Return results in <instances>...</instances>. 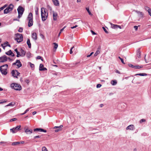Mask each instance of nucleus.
<instances>
[{
    "mask_svg": "<svg viewBox=\"0 0 151 151\" xmlns=\"http://www.w3.org/2000/svg\"><path fill=\"white\" fill-rule=\"evenodd\" d=\"M41 15L42 21H44L47 19L48 17V13L46 9L44 8L41 9Z\"/></svg>",
    "mask_w": 151,
    "mask_h": 151,
    "instance_id": "1",
    "label": "nucleus"
},
{
    "mask_svg": "<svg viewBox=\"0 0 151 151\" xmlns=\"http://www.w3.org/2000/svg\"><path fill=\"white\" fill-rule=\"evenodd\" d=\"M27 20L28 21V26L30 27L33 25V14L30 13L27 17Z\"/></svg>",
    "mask_w": 151,
    "mask_h": 151,
    "instance_id": "2",
    "label": "nucleus"
},
{
    "mask_svg": "<svg viewBox=\"0 0 151 151\" xmlns=\"http://www.w3.org/2000/svg\"><path fill=\"white\" fill-rule=\"evenodd\" d=\"M8 66V65L6 64L0 67V71L3 74L6 75L7 74V70Z\"/></svg>",
    "mask_w": 151,
    "mask_h": 151,
    "instance_id": "3",
    "label": "nucleus"
},
{
    "mask_svg": "<svg viewBox=\"0 0 151 151\" xmlns=\"http://www.w3.org/2000/svg\"><path fill=\"white\" fill-rule=\"evenodd\" d=\"M10 86L12 89L17 91H20L22 89L21 86L17 83H13L11 84Z\"/></svg>",
    "mask_w": 151,
    "mask_h": 151,
    "instance_id": "4",
    "label": "nucleus"
},
{
    "mask_svg": "<svg viewBox=\"0 0 151 151\" xmlns=\"http://www.w3.org/2000/svg\"><path fill=\"white\" fill-rule=\"evenodd\" d=\"M18 13V17L19 18L22 16L24 10V9L22 7L19 6L17 9Z\"/></svg>",
    "mask_w": 151,
    "mask_h": 151,
    "instance_id": "5",
    "label": "nucleus"
},
{
    "mask_svg": "<svg viewBox=\"0 0 151 151\" xmlns=\"http://www.w3.org/2000/svg\"><path fill=\"white\" fill-rule=\"evenodd\" d=\"M14 7V5L10 4L7 8L5 9L4 10V14H7L10 12L11 11Z\"/></svg>",
    "mask_w": 151,
    "mask_h": 151,
    "instance_id": "6",
    "label": "nucleus"
},
{
    "mask_svg": "<svg viewBox=\"0 0 151 151\" xmlns=\"http://www.w3.org/2000/svg\"><path fill=\"white\" fill-rule=\"evenodd\" d=\"M21 126L20 125L17 126L16 127L11 129L10 130L11 132H12L13 133H17L19 131L21 130Z\"/></svg>",
    "mask_w": 151,
    "mask_h": 151,
    "instance_id": "7",
    "label": "nucleus"
},
{
    "mask_svg": "<svg viewBox=\"0 0 151 151\" xmlns=\"http://www.w3.org/2000/svg\"><path fill=\"white\" fill-rule=\"evenodd\" d=\"M15 40H17L18 42H20L22 41L23 37L22 34H17Z\"/></svg>",
    "mask_w": 151,
    "mask_h": 151,
    "instance_id": "8",
    "label": "nucleus"
},
{
    "mask_svg": "<svg viewBox=\"0 0 151 151\" xmlns=\"http://www.w3.org/2000/svg\"><path fill=\"white\" fill-rule=\"evenodd\" d=\"M12 75L14 77L18 78V76L20 74V73L16 70H13L11 72Z\"/></svg>",
    "mask_w": 151,
    "mask_h": 151,
    "instance_id": "9",
    "label": "nucleus"
},
{
    "mask_svg": "<svg viewBox=\"0 0 151 151\" xmlns=\"http://www.w3.org/2000/svg\"><path fill=\"white\" fill-rule=\"evenodd\" d=\"M7 58L6 55L0 57V63H4L7 60Z\"/></svg>",
    "mask_w": 151,
    "mask_h": 151,
    "instance_id": "10",
    "label": "nucleus"
},
{
    "mask_svg": "<svg viewBox=\"0 0 151 151\" xmlns=\"http://www.w3.org/2000/svg\"><path fill=\"white\" fill-rule=\"evenodd\" d=\"M12 65H17L18 68H20L22 66V64L19 60H17L16 62L13 63Z\"/></svg>",
    "mask_w": 151,
    "mask_h": 151,
    "instance_id": "11",
    "label": "nucleus"
},
{
    "mask_svg": "<svg viewBox=\"0 0 151 151\" xmlns=\"http://www.w3.org/2000/svg\"><path fill=\"white\" fill-rule=\"evenodd\" d=\"M24 132L25 133L27 134H30L32 132V129H29L28 128H24Z\"/></svg>",
    "mask_w": 151,
    "mask_h": 151,
    "instance_id": "12",
    "label": "nucleus"
},
{
    "mask_svg": "<svg viewBox=\"0 0 151 151\" xmlns=\"http://www.w3.org/2000/svg\"><path fill=\"white\" fill-rule=\"evenodd\" d=\"M52 16L53 20L54 21H56L57 19L58 15L57 13L54 11L52 12Z\"/></svg>",
    "mask_w": 151,
    "mask_h": 151,
    "instance_id": "13",
    "label": "nucleus"
},
{
    "mask_svg": "<svg viewBox=\"0 0 151 151\" xmlns=\"http://www.w3.org/2000/svg\"><path fill=\"white\" fill-rule=\"evenodd\" d=\"M126 129L127 130H134L135 129V128L133 125L131 124L127 127Z\"/></svg>",
    "mask_w": 151,
    "mask_h": 151,
    "instance_id": "14",
    "label": "nucleus"
},
{
    "mask_svg": "<svg viewBox=\"0 0 151 151\" xmlns=\"http://www.w3.org/2000/svg\"><path fill=\"white\" fill-rule=\"evenodd\" d=\"M32 37L34 40H36L37 39V35L36 33L33 32L32 33Z\"/></svg>",
    "mask_w": 151,
    "mask_h": 151,
    "instance_id": "15",
    "label": "nucleus"
},
{
    "mask_svg": "<svg viewBox=\"0 0 151 151\" xmlns=\"http://www.w3.org/2000/svg\"><path fill=\"white\" fill-rule=\"evenodd\" d=\"M47 69L46 68L44 67V66L42 64H40V65L39 70L40 71H44L47 70Z\"/></svg>",
    "mask_w": 151,
    "mask_h": 151,
    "instance_id": "16",
    "label": "nucleus"
},
{
    "mask_svg": "<svg viewBox=\"0 0 151 151\" xmlns=\"http://www.w3.org/2000/svg\"><path fill=\"white\" fill-rule=\"evenodd\" d=\"M6 54L8 55H11L12 56H14V54L10 50L6 52Z\"/></svg>",
    "mask_w": 151,
    "mask_h": 151,
    "instance_id": "17",
    "label": "nucleus"
},
{
    "mask_svg": "<svg viewBox=\"0 0 151 151\" xmlns=\"http://www.w3.org/2000/svg\"><path fill=\"white\" fill-rule=\"evenodd\" d=\"M54 5L56 6H58L59 4V1L58 0H52Z\"/></svg>",
    "mask_w": 151,
    "mask_h": 151,
    "instance_id": "18",
    "label": "nucleus"
},
{
    "mask_svg": "<svg viewBox=\"0 0 151 151\" xmlns=\"http://www.w3.org/2000/svg\"><path fill=\"white\" fill-rule=\"evenodd\" d=\"M117 83V81L115 80H112L111 82V84L113 86L116 85Z\"/></svg>",
    "mask_w": 151,
    "mask_h": 151,
    "instance_id": "19",
    "label": "nucleus"
},
{
    "mask_svg": "<svg viewBox=\"0 0 151 151\" xmlns=\"http://www.w3.org/2000/svg\"><path fill=\"white\" fill-rule=\"evenodd\" d=\"M20 144V142H13L12 143V145L13 146H16Z\"/></svg>",
    "mask_w": 151,
    "mask_h": 151,
    "instance_id": "20",
    "label": "nucleus"
},
{
    "mask_svg": "<svg viewBox=\"0 0 151 151\" xmlns=\"http://www.w3.org/2000/svg\"><path fill=\"white\" fill-rule=\"evenodd\" d=\"M140 52L139 50H138L137 51V57L139 58L140 57Z\"/></svg>",
    "mask_w": 151,
    "mask_h": 151,
    "instance_id": "21",
    "label": "nucleus"
},
{
    "mask_svg": "<svg viewBox=\"0 0 151 151\" xmlns=\"http://www.w3.org/2000/svg\"><path fill=\"white\" fill-rule=\"evenodd\" d=\"M27 44L28 45V47L29 48H30L31 47V44L30 42V40L29 39H27Z\"/></svg>",
    "mask_w": 151,
    "mask_h": 151,
    "instance_id": "22",
    "label": "nucleus"
},
{
    "mask_svg": "<svg viewBox=\"0 0 151 151\" xmlns=\"http://www.w3.org/2000/svg\"><path fill=\"white\" fill-rule=\"evenodd\" d=\"M145 76L147 75V74L145 73H140L139 74H137L135 75V76Z\"/></svg>",
    "mask_w": 151,
    "mask_h": 151,
    "instance_id": "23",
    "label": "nucleus"
},
{
    "mask_svg": "<svg viewBox=\"0 0 151 151\" xmlns=\"http://www.w3.org/2000/svg\"><path fill=\"white\" fill-rule=\"evenodd\" d=\"M111 27L113 29H117V27H118V25L114 24L111 23Z\"/></svg>",
    "mask_w": 151,
    "mask_h": 151,
    "instance_id": "24",
    "label": "nucleus"
},
{
    "mask_svg": "<svg viewBox=\"0 0 151 151\" xmlns=\"http://www.w3.org/2000/svg\"><path fill=\"white\" fill-rule=\"evenodd\" d=\"M14 104H15L14 103L12 102H11L10 103H9L8 105L5 106V107H6L10 106H14Z\"/></svg>",
    "mask_w": 151,
    "mask_h": 151,
    "instance_id": "25",
    "label": "nucleus"
},
{
    "mask_svg": "<svg viewBox=\"0 0 151 151\" xmlns=\"http://www.w3.org/2000/svg\"><path fill=\"white\" fill-rule=\"evenodd\" d=\"M100 52V49L98 48V50L96 51V52L94 54V56H96Z\"/></svg>",
    "mask_w": 151,
    "mask_h": 151,
    "instance_id": "26",
    "label": "nucleus"
},
{
    "mask_svg": "<svg viewBox=\"0 0 151 151\" xmlns=\"http://www.w3.org/2000/svg\"><path fill=\"white\" fill-rule=\"evenodd\" d=\"M136 12L139 15H140V17H142L143 16V14L142 12L137 11H136Z\"/></svg>",
    "mask_w": 151,
    "mask_h": 151,
    "instance_id": "27",
    "label": "nucleus"
},
{
    "mask_svg": "<svg viewBox=\"0 0 151 151\" xmlns=\"http://www.w3.org/2000/svg\"><path fill=\"white\" fill-rule=\"evenodd\" d=\"M28 65H29L32 68V69L34 68V65L32 63L30 62H29L28 63Z\"/></svg>",
    "mask_w": 151,
    "mask_h": 151,
    "instance_id": "28",
    "label": "nucleus"
},
{
    "mask_svg": "<svg viewBox=\"0 0 151 151\" xmlns=\"http://www.w3.org/2000/svg\"><path fill=\"white\" fill-rule=\"evenodd\" d=\"M143 68V66L142 65H135L134 68L136 69H139Z\"/></svg>",
    "mask_w": 151,
    "mask_h": 151,
    "instance_id": "29",
    "label": "nucleus"
},
{
    "mask_svg": "<svg viewBox=\"0 0 151 151\" xmlns=\"http://www.w3.org/2000/svg\"><path fill=\"white\" fill-rule=\"evenodd\" d=\"M21 52L22 54L21 55V56H24L25 55L26 52L25 51L22 50H21Z\"/></svg>",
    "mask_w": 151,
    "mask_h": 151,
    "instance_id": "30",
    "label": "nucleus"
},
{
    "mask_svg": "<svg viewBox=\"0 0 151 151\" xmlns=\"http://www.w3.org/2000/svg\"><path fill=\"white\" fill-rule=\"evenodd\" d=\"M86 9L88 13L90 15L92 16L93 15L92 14L91 12L89 11V9L88 8H86Z\"/></svg>",
    "mask_w": 151,
    "mask_h": 151,
    "instance_id": "31",
    "label": "nucleus"
},
{
    "mask_svg": "<svg viewBox=\"0 0 151 151\" xmlns=\"http://www.w3.org/2000/svg\"><path fill=\"white\" fill-rule=\"evenodd\" d=\"M35 12L36 14L37 15H38V14H39V13H38L39 9L38 8V7H37L35 8Z\"/></svg>",
    "mask_w": 151,
    "mask_h": 151,
    "instance_id": "32",
    "label": "nucleus"
},
{
    "mask_svg": "<svg viewBox=\"0 0 151 151\" xmlns=\"http://www.w3.org/2000/svg\"><path fill=\"white\" fill-rule=\"evenodd\" d=\"M42 129L40 128H37L34 129V131H38L39 132H41Z\"/></svg>",
    "mask_w": 151,
    "mask_h": 151,
    "instance_id": "33",
    "label": "nucleus"
},
{
    "mask_svg": "<svg viewBox=\"0 0 151 151\" xmlns=\"http://www.w3.org/2000/svg\"><path fill=\"white\" fill-rule=\"evenodd\" d=\"M7 100H0V104H3L7 101Z\"/></svg>",
    "mask_w": 151,
    "mask_h": 151,
    "instance_id": "34",
    "label": "nucleus"
},
{
    "mask_svg": "<svg viewBox=\"0 0 151 151\" xmlns=\"http://www.w3.org/2000/svg\"><path fill=\"white\" fill-rule=\"evenodd\" d=\"M63 127V125H60L59 126H55L54 127L53 129H60V128L62 127Z\"/></svg>",
    "mask_w": 151,
    "mask_h": 151,
    "instance_id": "35",
    "label": "nucleus"
},
{
    "mask_svg": "<svg viewBox=\"0 0 151 151\" xmlns=\"http://www.w3.org/2000/svg\"><path fill=\"white\" fill-rule=\"evenodd\" d=\"M42 151H48L46 147H43L42 148Z\"/></svg>",
    "mask_w": 151,
    "mask_h": 151,
    "instance_id": "36",
    "label": "nucleus"
},
{
    "mask_svg": "<svg viewBox=\"0 0 151 151\" xmlns=\"http://www.w3.org/2000/svg\"><path fill=\"white\" fill-rule=\"evenodd\" d=\"M53 44L54 45V48L56 49L58 47V45L55 42L53 43Z\"/></svg>",
    "mask_w": 151,
    "mask_h": 151,
    "instance_id": "37",
    "label": "nucleus"
},
{
    "mask_svg": "<svg viewBox=\"0 0 151 151\" xmlns=\"http://www.w3.org/2000/svg\"><path fill=\"white\" fill-rule=\"evenodd\" d=\"M145 10H146V11H147L148 12L149 11H150V9H151L149 7L147 6H145Z\"/></svg>",
    "mask_w": 151,
    "mask_h": 151,
    "instance_id": "38",
    "label": "nucleus"
},
{
    "mask_svg": "<svg viewBox=\"0 0 151 151\" xmlns=\"http://www.w3.org/2000/svg\"><path fill=\"white\" fill-rule=\"evenodd\" d=\"M18 31L19 32H22L23 31V28L22 27H20L19 28Z\"/></svg>",
    "mask_w": 151,
    "mask_h": 151,
    "instance_id": "39",
    "label": "nucleus"
},
{
    "mask_svg": "<svg viewBox=\"0 0 151 151\" xmlns=\"http://www.w3.org/2000/svg\"><path fill=\"white\" fill-rule=\"evenodd\" d=\"M17 54V57H18L20 56H21V55L20 54V53L18 51L16 52Z\"/></svg>",
    "mask_w": 151,
    "mask_h": 151,
    "instance_id": "40",
    "label": "nucleus"
},
{
    "mask_svg": "<svg viewBox=\"0 0 151 151\" xmlns=\"http://www.w3.org/2000/svg\"><path fill=\"white\" fill-rule=\"evenodd\" d=\"M74 47H72L70 49V54H72L73 53L72 49L74 48Z\"/></svg>",
    "mask_w": 151,
    "mask_h": 151,
    "instance_id": "41",
    "label": "nucleus"
},
{
    "mask_svg": "<svg viewBox=\"0 0 151 151\" xmlns=\"http://www.w3.org/2000/svg\"><path fill=\"white\" fill-rule=\"evenodd\" d=\"M145 121V120L144 119H142L140 120V123H142Z\"/></svg>",
    "mask_w": 151,
    "mask_h": 151,
    "instance_id": "42",
    "label": "nucleus"
},
{
    "mask_svg": "<svg viewBox=\"0 0 151 151\" xmlns=\"http://www.w3.org/2000/svg\"><path fill=\"white\" fill-rule=\"evenodd\" d=\"M36 58L37 59H41L42 61L43 60V59H42V57L40 56H37Z\"/></svg>",
    "mask_w": 151,
    "mask_h": 151,
    "instance_id": "43",
    "label": "nucleus"
},
{
    "mask_svg": "<svg viewBox=\"0 0 151 151\" xmlns=\"http://www.w3.org/2000/svg\"><path fill=\"white\" fill-rule=\"evenodd\" d=\"M104 30V32L106 33H108V31H107V30H106V28L104 27H102Z\"/></svg>",
    "mask_w": 151,
    "mask_h": 151,
    "instance_id": "44",
    "label": "nucleus"
},
{
    "mask_svg": "<svg viewBox=\"0 0 151 151\" xmlns=\"http://www.w3.org/2000/svg\"><path fill=\"white\" fill-rule=\"evenodd\" d=\"M41 137V135H38V136H36L34 137V138L35 139H36L37 138H39Z\"/></svg>",
    "mask_w": 151,
    "mask_h": 151,
    "instance_id": "45",
    "label": "nucleus"
},
{
    "mask_svg": "<svg viewBox=\"0 0 151 151\" xmlns=\"http://www.w3.org/2000/svg\"><path fill=\"white\" fill-rule=\"evenodd\" d=\"M31 108H28L24 112V114H26L27 112L29 111L30 109H31Z\"/></svg>",
    "mask_w": 151,
    "mask_h": 151,
    "instance_id": "46",
    "label": "nucleus"
},
{
    "mask_svg": "<svg viewBox=\"0 0 151 151\" xmlns=\"http://www.w3.org/2000/svg\"><path fill=\"white\" fill-rule=\"evenodd\" d=\"M128 66L129 67H132V68H134V66L135 65H134L131 64H128Z\"/></svg>",
    "mask_w": 151,
    "mask_h": 151,
    "instance_id": "47",
    "label": "nucleus"
},
{
    "mask_svg": "<svg viewBox=\"0 0 151 151\" xmlns=\"http://www.w3.org/2000/svg\"><path fill=\"white\" fill-rule=\"evenodd\" d=\"M17 119L16 118H14L11 119L10 120V122H12L14 121H15L17 120Z\"/></svg>",
    "mask_w": 151,
    "mask_h": 151,
    "instance_id": "48",
    "label": "nucleus"
},
{
    "mask_svg": "<svg viewBox=\"0 0 151 151\" xmlns=\"http://www.w3.org/2000/svg\"><path fill=\"white\" fill-rule=\"evenodd\" d=\"M101 86V84H98L96 85V87L97 88H100Z\"/></svg>",
    "mask_w": 151,
    "mask_h": 151,
    "instance_id": "49",
    "label": "nucleus"
},
{
    "mask_svg": "<svg viewBox=\"0 0 151 151\" xmlns=\"http://www.w3.org/2000/svg\"><path fill=\"white\" fill-rule=\"evenodd\" d=\"M1 45L2 46V47L4 49H5V47L7 46V45H4L3 44H2Z\"/></svg>",
    "mask_w": 151,
    "mask_h": 151,
    "instance_id": "50",
    "label": "nucleus"
},
{
    "mask_svg": "<svg viewBox=\"0 0 151 151\" xmlns=\"http://www.w3.org/2000/svg\"><path fill=\"white\" fill-rule=\"evenodd\" d=\"M93 53V52H91L90 55H87V57H90Z\"/></svg>",
    "mask_w": 151,
    "mask_h": 151,
    "instance_id": "51",
    "label": "nucleus"
},
{
    "mask_svg": "<svg viewBox=\"0 0 151 151\" xmlns=\"http://www.w3.org/2000/svg\"><path fill=\"white\" fill-rule=\"evenodd\" d=\"M60 130H61V129H55V132H59V131H60Z\"/></svg>",
    "mask_w": 151,
    "mask_h": 151,
    "instance_id": "52",
    "label": "nucleus"
},
{
    "mask_svg": "<svg viewBox=\"0 0 151 151\" xmlns=\"http://www.w3.org/2000/svg\"><path fill=\"white\" fill-rule=\"evenodd\" d=\"M78 27V26L77 25H76L75 26H73V27H71V28L72 29H74L76 27Z\"/></svg>",
    "mask_w": 151,
    "mask_h": 151,
    "instance_id": "53",
    "label": "nucleus"
},
{
    "mask_svg": "<svg viewBox=\"0 0 151 151\" xmlns=\"http://www.w3.org/2000/svg\"><path fill=\"white\" fill-rule=\"evenodd\" d=\"M120 60L122 63L124 64H125V63L124 62V60L122 58Z\"/></svg>",
    "mask_w": 151,
    "mask_h": 151,
    "instance_id": "54",
    "label": "nucleus"
},
{
    "mask_svg": "<svg viewBox=\"0 0 151 151\" xmlns=\"http://www.w3.org/2000/svg\"><path fill=\"white\" fill-rule=\"evenodd\" d=\"M148 13L149 15L151 16V9L148 12Z\"/></svg>",
    "mask_w": 151,
    "mask_h": 151,
    "instance_id": "55",
    "label": "nucleus"
},
{
    "mask_svg": "<svg viewBox=\"0 0 151 151\" xmlns=\"http://www.w3.org/2000/svg\"><path fill=\"white\" fill-rule=\"evenodd\" d=\"M41 130V132H47V131L46 130H44L43 129H42Z\"/></svg>",
    "mask_w": 151,
    "mask_h": 151,
    "instance_id": "56",
    "label": "nucleus"
},
{
    "mask_svg": "<svg viewBox=\"0 0 151 151\" xmlns=\"http://www.w3.org/2000/svg\"><path fill=\"white\" fill-rule=\"evenodd\" d=\"M66 27V26H64V27H63L61 29H60V31L61 32H62L63 30Z\"/></svg>",
    "mask_w": 151,
    "mask_h": 151,
    "instance_id": "57",
    "label": "nucleus"
},
{
    "mask_svg": "<svg viewBox=\"0 0 151 151\" xmlns=\"http://www.w3.org/2000/svg\"><path fill=\"white\" fill-rule=\"evenodd\" d=\"M134 28L136 30H137L138 29V26H135L134 27Z\"/></svg>",
    "mask_w": 151,
    "mask_h": 151,
    "instance_id": "58",
    "label": "nucleus"
},
{
    "mask_svg": "<svg viewBox=\"0 0 151 151\" xmlns=\"http://www.w3.org/2000/svg\"><path fill=\"white\" fill-rule=\"evenodd\" d=\"M116 73L118 74H121L120 72L118 70H116L115 71Z\"/></svg>",
    "mask_w": 151,
    "mask_h": 151,
    "instance_id": "59",
    "label": "nucleus"
},
{
    "mask_svg": "<svg viewBox=\"0 0 151 151\" xmlns=\"http://www.w3.org/2000/svg\"><path fill=\"white\" fill-rule=\"evenodd\" d=\"M8 42H5L4 44H3L4 45H8Z\"/></svg>",
    "mask_w": 151,
    "mask_h": 151,
    "instance_id": "60",
    "label": "nucleus"
},
{
    "mask_svg": "<svg viewBox=\"0 0 151 151\" xmlns=\"http://www.w3.org/2000/svg\"><path fill=\"white\" fill-rule=\"evenodd\" d=\"M91 32L93 35H94L96 34V33H95V32H93V31L91 30Z\"/></svg>",
    "mask_w": 151,
    "mask_h": 151,
    "instance_id": "61",
    "label": "nucleus"
},
{
    "mask_svg": "<svg viewBox=\"0 0 151 151\" xmlns=\"http://www.w3.org/2000/svg\"><path fill=\"white\" fill-rule=\"evenodd\" d=\"M7 6V5L5 4L3 6H2L4 9L5 8H6Z\"/></svg>",
    "mask_w": 151,
    "mask_h": 151,
    "instance_id": "62",
    "label": "nucleus"
},
{
    "mask_svg": "<svg viewBox=\"0 0 151 151\" xmlns=\"http://www.w3.org/2000/svg\"><path fill=\"white\" fill-rule=\"evenodd\" d=\"M36 113V111H34L32 112V114L33 115H35Z\"/></svg>",
    "mask_w": 151,
    "mask_h": 151,
    "instance_id": "63",
    "label": "nucleus"
},
{
    "mask_svg": "<svg viewBox=\"0 0 151 151\" xmlns=\"http://www.w3.org/2000/svg\"><path fill=\"white\" fill-rule=\"evenodd\" d=\"M4 9V8H3V7H2L0 8V10L1 11V10H3Z\"/></svg>",
    "mask_w": 151,
    "mask_h": 151,
    "instance_id": "64",
    "label": "nucleus"
}]
</instances>
